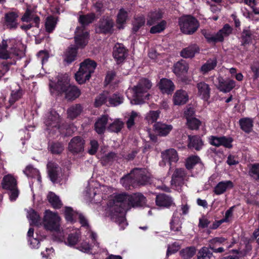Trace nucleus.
<instances>
[{
  "mask_svg": "<svg viewBox=\"0 0 259 259\" xmlns=\"http://www.w3.org/2000/svg\"><path fill=\"white\" fill-rule=\"evenodd\" d=\"M146 203L145 197L140 193L129 195L121 193L110 200L108 207L111 212L112 219L123 230L127 226L125 212L132 207H138Z\"/></svg>",
  "mask_w": 259,
  "mask_h": 259,
  "instance_id": "1",
  "label": "nucleus"
},
{
  "mask_svg": "<svg viewBox=\"0 0 259 259\" xmlns=\"http://www.w3.org/2000/svg\"><path fill=\"white\" fill-rule=\"evenodd\" d=\"M50 86L58 94H64L68 100H74L80 95V91L76 87L70 84L69 79L66 75H59L57 81L50 83Z\"/></svg>",
  "mask_w": 259,
  "mask_h": 259,
  "instance_id": "2",
  "label": "nucleus"
},
{
  "mask_svg": "<svg viewBox=\"0 0 259 259\" xmlns=\"http://www.w3.org/2000/svg\"><path fill=\"white\" fill-rule=\"evenodd\" d=\"M149 178L145 169L135 168L131 172L122 177L120 183L126 189H131L139 185H146L149 182Z\"/></svg>",
  "mask_w": 259,
  "mask_h": 259,
  "instance_id": "3",
  "label": "nucleus"
},
{
  "mask_svg": "<svg viewBox=\"0 0 259 259\" xmlns=\"http://www.w3.org/2000/svg\"><path fill=\"white\" fill-rule=\"evenodd\" d=\"M23 45L21 42L14 39L9 40H3L0 45V58L7 59L13 55L21 57L23 55Z\"/></svg>",
  "mask_w": 259,
  "mask_h": 259,
  "instance_id": "4",
  "label": "nucleus"
},
{
  "mask_svg": "<svg viewBox=\"0 0 259 259\" xmlns=\"http://www.w3.org/2000/svg\"><path fill=\"white\" fill-rule=\"evenodd\" d=\"M151 87L152 83L150 80L146 78H142L140 79L136 86L133 89L128 90L127 96L128 97L130 93H132L134 103L136 104H141L144 100L148 98L149 96L148 91Z\"/></svg>",
  "mask_w": 259,
  "mask_h": 259,
  "instance_id": "5",
  "label": "nucleus"
},
{
  "mask_svg": "<svg viewBox=\"0 0 259 259\" xmlns=\"http://www.w3.org/2000/svg\"><path fill=\"white\" fill-rule=\"evenodd\" d=\"M97 66V63L90 59H87L80 64L78 71L75 73L76 80L82 84L89 80Z\"/></svg>",
  "mask_w": 259,
  "mask_h": 259,
  "instance_id": "6",
  "label": "nucleus"
},
{
  "mask_svg": "<svg viewBox=\"0 0 259 259\" xmlns=\"http://www.w3.org/2000/svg\"><path fill=\"white\" fill-rule=\"evenodd\" d=\"M60 218L57 213L47 210L45 211L43 224L47 230L59 233L60 239L63 237V233L60 232Z\"/></svg>",
  "mask_w": 259,
  "mask_h": 259,
  "instance_id": "7",
  "label": "nucleus"
},
{
  "mask_svg": "<svg viewBox=\"0 0 259 259\" xmlns=\"http://www.w3.org/2000/svg\"><path fill=\"white\" fill-rule=\"evenodd\" d=\"M232 32V28L229 24H226L215 34L211 33L206 30H203L202 33L208 43L215 44L223 41L224 38L228 37Z\"/></svg>",
  "mask_w": 259,
  "mask_h": 259,
  "instance_id": "8",
  "label": "nucleus"
},
{
  "mask_svg": "<svg viewBox=\"0 0 259 259\" xmlns=\"http://www.w3.org/2000/svg\"><path fill=\"white\" fill-rule=\"evenodd\" d=\"M179 23L181 31L187 34L193 33L199 27L197 20L189 15L180 18Z\"/></svg>",
  "mask_w": 259,
  "mask_h": 259,
  "instance_id": "9",
  "label": "nucleus"
},
{
  "mask_svg": "<svg viewBox=\"0 0 259 259\" xmlns=\"http://www.w3.org/2000/svg\"><path fill=\"white\" fill-rule=\"evenodd\" d=\"M84 27L82 26L76 27L74 36L76 48H83L88 42L89 33L84 31Z\"/></svg>",
  "mask_w": 259,
  "mask_h": 259,
  "instance_id": "10",
  "label": "nucleus"
},
{
  "mask_svg": "<svg viewBox=\"0 0 259 259\" xmlns=\"http://www.w3.org/2000/svg\"><path fill=\"white\" fill-rule=\"evenodd\" d=\"M162 160L159 162V165L164 167L166 163H168L170 166L172 162H177L179 160L178 153L174 149L166 150L161 153Z\"/></svg>",
  "mask_w": 259,
  "mask_h": 259,
  "instance_id": "11",
  "label": "nucleus"
},
{
  "mask_svg": "<svg viewBox=\"0 0 259 259\" xmlns=\"http://www.w3.org/2000/svg\"><path fill=\"white\" fill-rule=\"evenodd\" d=\"M61 121L60 116L56 111L51 110L46 115L44 122L48 130L53 128L59 130Z\"/></svg>",
  "mask_w": 259,
  "mask_h": 259,
  "instance_id": "12",
  "label": "nucleus"
},
{
  "mask_svg": "<svg viewBox=\"0 0 259 259\" xmlns=\"http://www.w3.org/2000/svg\"><path fill=\"white\" fill-rule=\"evenodd\" d=\"M84 141L79 136L73 138L68 144V149L72 154H79L83 151Z\"/></svg>",
  "mask_w": 259,
  "mask_h": 259,
  "instance_id": "13",
  "label": "nucleus"
},
{
  "mask_svg": "<svg viewBox=\"0 0 259 259\" xmlns=\"http://www.w3.org/2000/svg\"><path fill=\"white\" fill-rule=\"evenodd\" d=\"M113 25L114 23L112 19L104 17L99 21L96 30L98 33H110L112 30Z\"/></svg>",
  "mask_w": 259,
  "mask_h": 259,
  "instance_id": "14",
  "label": "nucleus"
},
{
  "mask_svg": "<svg viewBox=\"0 0 259 259\" xmlns=\"http://www.w3.org/2000/svg\"><path fill=\"white\" fill-rule=\"evenodd\" d=\"M218 84L216 85L217 89L221 92L227 93L230 92L236 85L234 80L230 79H224L221 76L217 78Z\"/></svg>",
  "mask_w": 259,
  "mask_h": 259,
  "instance_id": "15",
  "label": "nucleus"
},
{
  "mask_svg": "<svg viewBox=\"0 0 259 259\" xmlns=\"http://www.w3.org/2000/svg\"><path fill=\"white\" fill-rule=\"evenodd\" d=\"M65 217L68 222H72L75 218L78 217L79 222L82 227H89L88 221L81 214L74 212L71 207H67L65 209Z\"/></svg>",
  "mask_w": 259,
  "mask_h": 259,
  "instance_id": "16",
  "label": "nucleus"
},
{
  "mask_svg": "<svg viewBox=\"0 0 259 259\" xmlns=\"http://www.w3.org/2000/svg\"><path fill=\"white\" fill-rule=\"evenodd\" d=\"M127 55V50L122 44H116L115 45L113 48V56L118 63L123 61Z\"/></svg>",
  "mask_w": 259,
  "mask_h": 259,
  "instance_id": "17",
  "label": "nucleus"
},
{
  "mask_svg": "<svg viewBox=\"0 0 259 259\" xmlns=\"http://www.w3.org/2000/svg\"><path fill=\"white\" fill-rule=\"evenodd\" d=\"M233 187L234 184L231 181H223L220 182L214 187L213 192L215 195H220Z\"/></svg>",
  "mask_w": 259,
  "mask_h": 259,
  "instance_id": "18",
  "label": "nucleus"
},
{
  "mask_svg": "<svg viewBox=\"0 0 259 259\" xmlns=\"http://www.w3.org/2000/svg\"><path fill=\"white\" fill-rule=\"evenodd\" d=\"M198 96L204 101H207L210 98V88L209 85L204 82H200L197 84Z\"/></svg>",
  "mask_w": 259,
  "mask_h": 259,
  "instance_id": "19",
  "label": "nucleus"
},
{
  "mask_svg": "<svg viewBox=\"0 0 259 259\" xmlns=\"http://www.w3.org/2000/svg\"><path fill=\"white\" fill-rule=\"evenodd\" d=\"M200 49L196 44H191L183 49L180 53L181 57L184 58H192L199 52Z\"/></svg>",
  "mask_w": 259,
  "mask_h": 259,
  "instance_id": "20",
  "label": "nucleus"
},
{
  "mask_svg": "<svg viewBox=\"0 0 259 259\" xmlns=\"http://www.w3.org/2000/svg\"><path fill=\"white\" fill-rule=\"evenodd\" d=\"M181 214L177 211H175L169 223L171 231L179 232L181 230L182 225V219Z\"/></svg>",
  "mask_w": 259,
  "mask_h": 259,
  "instance_id": "21",
  "label": "nucleus"
},
{
  "mask_svg": "<svg viewBox=\"0 0 259 259\" xmlns=\"http://www.w3.org/2000/svg\"><path fill=\"white\" fill-rule=\"evenodd\" d=\"M155 201L156 205L160 207H168L174 204L171 197L165 194L157 195Z\"/></svg>",
  "mask_w": 259,
  "mask_h": 259,
  "instance_id": "22",
  "label": "nucleus"
},
{
  "mask_svg": "<svg viewBox=\"0 0 259 259\" xmlns=\"http://www.w3.org/2000/svg\"><path fill=\"white\" fill-rule=\"evenodd\" d=\"M188 95L187 93L184 90H178L174 94L173 97L174 103L176 105H183L188 101Z\"/></svg>",
  "mask_w": 259,
  "mask_h": 259,
  "instance_id": "23",
  "label": "nucleus"
},
{
  "mask_svg": "<svg viewBox=\"0 0 259 259\" xmlns=\"http://www.w3.org/2000/svg\"><path fill=\"white\" fill-rule=\"evenodd\" d=\"M77 48L75 46H71L64 52L63 60L67 64H70L75 60L77 56Z\"/></svg>",
  "mask_w": 259,
  "mask_h": 259,
  "instance_id": "24",
  "label": "nucleus"
},
{
  "mask_svg": "<svg viewBox=\"0 0 259 259\" xmlns=\"http://www.w3.org/2000/svg\"><path fill=\"white\" fill-rule=\"evenodd\" d=\"M154 128L155 132L160 136H165L172 130V126L170 124L158 122L155 123Z\"/></svg>",
  "mask_w": 259,
  "mask_h": 259,
  "instance_id": "25",
  "label": "nucleus"
},
{
  "mask_svg": "<svg viewBox=\"0 0 259 259\" xmlns=\"http://www.w3.org/2000/svg\"><path fill=\"white\" fill-rule=\"evenodd\" d=\"M159 88L163 93L170 94L175 90L174 83L169 79L162 78L159 82Z\"/></svg>",
  "mask_w": 259,
  "mask_h": 259,
  "instance_id": "26",
  "label": "nucleus"
},
{
  "mask_svg": "<svg viewBox=\"0 0 259 259\" xmlns=\"http://www.w3.org/2000/svg\"><path fill=\"white\" fill-rule=\"evenodd\" d=\"M47 168L49 177L53 183H55L58 178L60 170L58 165L52 162H49L47 164Z\"/></svg>",
  "mask_w": 259,
  "mask_h": 259,
  "instance_id": "27",
  "label": "nucleus"
},
{
  "mask_svg": "<svg viewBox=\"0 0 259 259\" xmlns=\"http://www.w3.org/2000/svg\"><path fill=\"white\" fill-rule=\"evenodd\" d=\"M21 20L23 22H29L31 21H33L35 23V26L37 28H39L40 19L39 17L35 15L32 11L27 9L25 11L24 14L21 18Z\"/></svg>",
  "mask_w": 259,
  "mask_h": 259,
  "instance_id": "28",
  "label": "nucleus"
},
{
  "mask_svg": "<svg viewBox=\"0 0 259 259\" xmlns=\"http://www.w3.org/2000/svg\"><path fill=\"white\" fill-rule=\"evenodd\" d=\"M2 185L5 189L13 190L17 186V181L13 176L8 175L3 178Z\"/></svg>",
  "mask_w": 259,
  "mask_h": 259,
  "instance_id": "29",
  "label": "nucleus"
},
{
  "mask_svg": "<svg viewBox=\"0 0 259 259\" xmlns=\"http://www.w3.org/2000/svg\"><path fill=\"white\" fill-rule=\"evenodd\" d=\"M188 69V64L187 62L183 60H181L175 64L174 66V72L177 76H180L183 74L186 73Z\"/></svg>",
  "mask_w": 259,
  "mask_h": 259,
  "instance_id": "30",
  "label": "nucleus"
},
{
  "mask_svg": "<svg viewBox=\"0 0 259 259\" xmlns=\"http://www.w3.org/2000/svg\"><path fill=\"white\" fill-rule=\"evenodd\" d=\"M145 24V17L142 15H137L134 17L132 22V31L134 33L137 32Z\"/></svg>",
  "mask_w": 259,
  "mask_h": 259,
  "instance_id": "31",
  "label": "nucleus"
},
{
  "mask_svg": "<svg viewBox=\"0 0 259 259\" xmlns=\"http://www.w3.org/2000/svg\"><path fill=\"white\" fill-rule=\"evenodd\" d=\"M128 18V13L124 8L119 9L117 15L116 23L117 27L119 29L123 28V25L126 23Z\"/></svg>",
  "mask_w": 259,
  "mask_h": 259,
  "instance_id": "32",
  "label": "nucleus"
},
{
  "mask_svg": "<svg viewBox=\"0 0 259 259\" xmlns=\"http://www.w3.org/2000/svg\"><path fill=\"white\" fill-rule=\"evenodd\" d=\"M18 15L15 12H10L5 15V23L6 26L10 28H16L17 27V18Z\"/></svg>",
  "mask_w": 259,
  "mask_h": 259,
  "instance_id": "33",
  "label": "nucleus"
},
{
  "mask_svg": "<svg viewBox=\"0 0 259 259\" xmlns=\"http://www.w3.org/2000/svg\"><path fill=\"white\" fill-rule=\"evenodd\" d=\"M188 139L189 141V148H194L196 150H199L201 149L203 146V142L200 137L189 136Z\"/></svg>",
  "mask_w": 259,
  "mask_h": 259,
  "instance_id": "34",
  "label": "nucleus"
},
{
  "mask_svg": "<svg viewBox=\"0 0 259 259\" xmlns=\"http://www.w3.org/2000/svg\"><path fill=\"white\" fill-rule=\"evenodd\" d=\"M23 92L22 89L20 88H19L18 89L16 90H13L11 92L10 97L9 99V105L6 106L7 108H9L13 105L14 103L19 100L22 97Z\"/></svg>",
  "mask_w": 259,
  "mask_h": 259,
  "instance_id": "35",
  "label": "nucleus"
},
{
  "mask_svg": "<svg viewBox=\"0 0 259 259\" xmlns=\"http://www.w3.org/2000/svg\"><path fill=\"white\" fill-rule=\"evenodd\" d=\"M107 121L108 116L103 115L96 122L95 128L98 134H100L104 132Z\"/></svg>",
  "mask_w": 259,
  "mask_h": 259,
  "instance_id": "36",
  "label": "nucleus"
},
{
  "mask_svg": "<svg viewBox=\"0 0 259 259\" xmlns=\"http://www.w3.org/2000/svg\"><path fill=\"white\" fill-rule=\"evenodd\" d=\"M109 190L108 187L105 186H94L90 188L88 192L89 197L93 198L96 195H99L100 193H106Z\"/></svg>",
  "mask_w": 259,
  "mask_h": 259,
  "instance_id": "37",
  "label": "nucleus"
},
{
  "mask_svg": "<svg viewBox=\"0 0 259 259\" xmlns=\"http://www.w3.org/2000/svg\"><path fill=\"white\" fill-rule=\"evenodd\" d=\"M217 64V60L216 58L209 59L201 66L200 71L203 74H206L209 71L214 69Z\"/></svg>",
  "mask_w": 259,
  "mask_h": 259,
  "instance_id": "38",
  "label": "nucleus"
},
{
  "mask_svg": "<svg viewBox=\"0 0 259 259\" xmlns=\"http://www.w3.org/2000/svg\"><path fill=\"white\" fill-rule=\"evenodd\" d=\"M241 128L246 133H249L252 130L253 121L249 118H243L239 120Z\"/></svg>",
  "mask_w": 259,
  "mask_h": 259,
  "instance_id": "39",
  "label": "nucleus"
},
{
  "mask_svg": "<svg viewBox=\"0 0 259 259\" xmlns=\"http://www.w3.org/2000/svg\"><path fill=\"white\" fill-rule=\"evenodd\" d=\"M82 108L79 104H76L71 106L67 110L68 117L73 119L78 116L82 112Z\"/></svg>",
  "mask_w": 259,
  "mask_h": 259,
  "instance_id": "40",
  "label": "nucleus"
},
{
  "mask_svg": "<svg viewBox=\"0 0 259 259\" xmlns=\"http://www.w3.org/2000/svg\"><path fill=\"white\" fill-rule=\"evenodd\" d=\"M108 104L107 105L112 106H118L123 102V97L120 94H114L110 96L108 95Z\"/></svg>",
  "mask_w": 259,
  "mask_h": 259,
  "instance_id": "41",
  "label": "nucleus"
},
{
  "mask_svg": "<svg viewBox=\"0 0 259 259\" xmlns=\"http://www.w3.org/2000/svg\"><path fill=\"white\" fill-rule=\"evenodd\" d=\"M57 23V19L53 16L48 17L46 20V30L48 33H51L55 29Z\"/></svg>",
  "mask_w": 259,
  "mask_h": 259,
  "instance_id": "42",
  "label": "nucleus"
},
{
  "mask_svg": "<svg viewBox=\"0 0 259 259\" xmlns=\"http://www.w3.org/2000/svg\"><path fill=\"white\" fill-rule=\"evenodd\" d=\"M48 199L52 206L55 208H59L62 205L61 201L59 197L53 192H50L48 195Z\"/></svg>",
  "mask_w": 259,
  "mask_h": 259,
  "instance_id": "43",
  "label": "nucleus"
},
{
  "mask_svg": "<svg viewBox=\"0 0 259 259\" xmlns=\"http://www.w3.org/2000/svg\"><path fill=\"white\" fill-rule=\"evenodd\" d=\"M80 237L79 232L76 231L74 233H71L65 241L66 244L70 246H73L77 244Z\"/></svg>",
  "mask_w": 259,
  "mask_h": 259,
  "instance_id": "44",
  "label": "nucleus"
},
{
  "mask_svg": "<svg viewBox=\"0 0 259 259\" xmlns=\"http://www.w3.org/2000/svg\"><path fill=\"white\" fill-rule=\"evenodd\" d=\"M95 14L93 13L88 14L85 15H81L79 18V22L82 24L81 26L84 27V25H87L92 23L95 19Z\"/></svg>",
  "mask_w": 259,
  "mask_h": 259,
  "instance_id": "45",
  "label": "nucleus"
},
{
  "mask_svg": "<svg viewBox=\"0 0 259 259\" xmlns=\"http://www.w3.org/2000/svg\"><path fill=\"white\" fill-rule=\"evenodd\" d=\"M27 218L30 221V225H38L40 222L39 215L33 209H30L28 212Z\"/></svg>",
  "mask_w": 259,
  "mask_h": 259,
  "instance_id": "46",
  "label": "nucleus"
},
{
  "mask_svg": "<svg viewBox=\"0 0 259 259\" xmlns=\"http://www.w3.org/2000/svg\"><path fill=\"white\" fill-rule=\"evenodd\" d=\"M185 175L186 173L184 169H176L172 176L171 183L177 184L178 179H182Z\"/></svg>",
  "mask_w": 259,
  "mask_h": 259,
  "instance_id": "47",
  "label": "nucleus"
},
{
  "mask_svg": "<svg viewBox=\"0 0 259 259\" xmlns=\"http://www.w3.org/2000/svg\"><path fill=\"white\" fill-rule=\"evenodd\" d=\"M160 112L159 111H150L147 113L145 119L149 123L155 122L159 117Z\"/></svg>",
  "mask_w": 259,
  "mask_h": 259,
  "instance_id": "48",
  "label": "nucleus"
},
{
  "mask_svg": "<svg viewBox=\"0 0 259 259\" xmlns=\"http://www.w3.org/2000/svg\"><path fill=\"white\" fill-rule=\"evenodd\" d=\"M195 253L194 247H186L180 252L181 256L184 259H188L192 257Z\"/></svg>",
  "mask_w": 259,
  "mask_h": 259,
  "instance_id": "49",
  "label": "nucleus"
},
{
  "mask_svg": "<svg viewBox=\"0 0 259 259\" xmlns=\"http://www.w3.org/2000/svg\"><path fill=\"white\" fill-rule=\"evenodd\" d=\"M108 97V92H104L97 97L95 102L96 107H99L107 102Z\"/></svg>",
  "mask_w": 259,
  "mask_h": 259,
  "instance_id": "50",
  "label": "nucleus"
},
{
  "mask_svg": "<svg viewBox=\"0 0 259 259\" xmlns=\"http://www.w3.org/2000/svg\"><path fill=\"white\" fill-rule=\"evenodd\" d=\"M252 35V34L249 28H246L243 30L241 36L243 45L248 44L251 41Z\"/></svg>",
  "mask_w": 259,
  "mask_h": 259,
  "instance_id": "51",
  "label": "nucleus"
},
{
  "mask_svg": "<svg viewBox=\"0 0 259 259\" xmlns=\"http://www.w3.org/2000/svg\"><path fill=\"white\" fill-rule=\"evenodd\" d=\"M212 252L207 247L202 248L198 253V259H210Z\"/></svg>",
  "mask_w": 259,
  "mask_h": 259,
  "instance_id": "52",
  "label": "nucleus"
},
{
  "mask_svg": "<svg viewBox=\"0 0 259 259\" xmlns=\"http://www.w3.org/2000/svg\"><path fill=\"white\" fill-rule=\"evenodd\" d=\"M123 125L122 121L119 120H115L112 123L110 124L108 127V130L112 132H119Z\"/></svg>",
  "mask_w": 259,
  "mask_h": 259,
  "instance_id": "53",
  "label": "nucleus"
},
{
  "mask_svg": "<svg viewBox=\"0 0 259 259\" xmlns=\"http://www.w3.org/2000/svg\"><path fill=\"white\" fill-rule=\"evenodd\" d=\"M199 158L197 156H192L188 157L186 162V167L188 169H192L194 165L199 161Z\"/></svg>",
  "mask_w": 259,
  "mask_h": 259,
  "instance_id": "54",
  "label": "nucleus"
},
{
  "mask_svg": "<svg viewBox=\"0 0 259 259\" xmlns=\"http://www.w3.org/2000/svg\"><path fill=\"white\" fill-rule=\"evenodd\" d=\"M201 122L195 117H188L187 125L192 130H197L200 126Z\"/></svg>",
  "mask_w": 259,
  "mask_h": 259,
  "instance_id": "55",
  "label": "nucleus"
},
{
  "mask_svg": "<svg viewBox=\"0 0 259 259\" xmlns=\"http://www.w3.org/2000/svg\"><path fill=\"white\" fill-rule=\"evenodd\" d=\"M165 25L166 22L164 21H162L157 25L152 26L151 28L150 31L151 33H159L165 29Z\"/></svg>",
  "mask_w": 259,
  "mask_h": 259,
  "instance_id": "56",
  "label": "nucleus"
},
{
  "mask_svg": "<svg viewBox=\"0 0 259 259\" xmlns=\"http://www.w3.org/2000/svg\"><path fill=\"white\" fill-rule=\"evenodd\" d=\"M140 116L139 113L133 111L126 121V125L128 128H131L135 124V120Z\"/></svg>",
  "mask_w": 259,
  "mask_h": 259,
  "instance_id": "57",
  "label": "nucleus"
},
{
  "mask_svg": "<svg viewBox=\"0 0 259 259\" xmlns=\"http://www.w3.org/2000/svg\"><path fill=\"white\" fill-rule=\"evenodd\" d=\"M227 240V238L222 237H217L209 241V246H216L224 244Z\"/></svg>",
  "mask_w": 259,
  "mask_h": 259,
  "instance_id": "58",
  "label": "nucleus"
},
{
  "mask_svg": "<svg viewBox=\"0 0 259 259\" xmlns=\"http://www.w3.org/2000/svg\"><path fill=\"white\" fill-rule=\"evenodd\" d=\"M160 18H161V15L159 13L157 12L151 13L147 20V25H152L154 24Z\"/></svg>",
  "mask_w": 259,
  "mask_h": 259,
  "instance_id": "59",
  "label": "nucleus"
},
{
  "mask_svg": "<svg viewBox=\"0 0 259 259\" xmlns=\"http://www.w3.org/2000/svg\"><path fill=\"white\" fill-rule=\"evenodd\" d=\"M249 173L251 177L259 180V164H252L250 168Z\"/></svg>",
  "mask_w": 259,
  "mask_h": 259,
  "instance_id": "60",
  "label": "nucleus"
},
{
  "mask_svg": "<svg viewBox=\"0 0 259 259\" xmlns=\"http://www.w3.org/2000/svg\"><path fill=\"white\" fill-rule=\"evenodd\" d=\"M50 150L53 153L59 154L64 150L63 145L60 143H54L50 146Z\"/></svg>",
  "mask_w": 259,
  "mask_h": 259,
  "instance_id": "61",
  "label": "nucleus"
},
{
  "mask_svg": "<svg viewBox=\"0 0 259 259\" xmlns=\"http://www.w3.org/2000/svg\"><path fill=\"white\" fill-rule=\"evenodd\" d=\"M233 141V139L231 137L222 136L221 140V146H223L227 148H231L232 147V143Z\"/></svg>",
  "mask_w": 259,
  "mask_h": 259,
  "instance_id": "62",
  "label": "nucleus"
},
{
  "mask_svg": "<svg viewBox=\"0 0 259 259\" xmlns=\"http://www.w3.org/2000/svg\"><path fill=\"white\" fill-rule=\"evenodd\" d=\"M180 249V245L177 242H174L171 245H168L166 254L167 255L174 253Z\"/></svg>",
  "mask_w": 259,
  "mask_h": 259,
  "instance_id": "63",
  "label": "nucleus"
},
{
  "mask_svg": "<svg viewBox=\"0 0 259 259\" xmlns=\"http://www.w3.org/2000/svg\"><path fill=\"white\" fill-rule=\"evenodd\" d=\"M27 177H33L34 175H38V170L31 165H28L23 171Z\"/></svg>",
  "mask_w": 259,
  "mask_h": 259,
  "instance_id": "64",
  "label": "nucleus"
}]
</instances>
